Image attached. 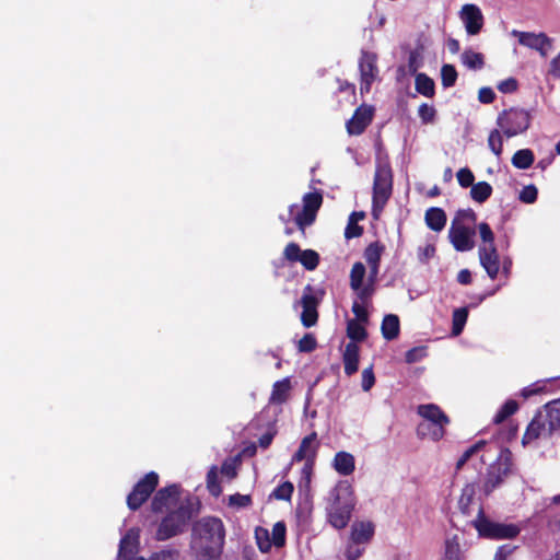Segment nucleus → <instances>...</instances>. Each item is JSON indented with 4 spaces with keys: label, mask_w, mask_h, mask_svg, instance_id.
<instances>
[{
    "label": "nucleus",
    "mask_w": 560,
    "mask_h": 560,
    "mask_svg": "<svg viewBox=\"0 0 560 560\" xmlns=\"http://www.w3.org/2000/svg\"><path fill=\"white\" fill-rule=\"evenodd\" d=\"M375 384V375L372 366L366 368L362 371L361 386L364 392H369Z\"/></svg>",
    "instance_id": "680f3d73"
},
{
    "label": "nucleus",
    "mask_w": 560,
    "mask_h": 560,
    "mask_svg": "<svg viewBox=\"0 0 560 560\" xmlns=\"http://www.w3.org/2000/svg\"><path fill=\"white\" fill-rule=\"evenodd\" d=\"M475 231L453 220L448 230V238L457 252H467L474 248L472 236Z\"/></svg>",
    "instance_id": "2eb2a0df"
},
{
    "label": "nucleus",
    "mask_w": 560,
    "mask_h": 560,
    "mask_svg": "<svg viewBox=\"0 0 560 560\" xmlns=\"http://www.w3.org/2000/svg\"><path fill=\"white\" fill-rule=\"evenodd\" d=\"M443 560H460V545L457 536L445 540V550Z\"/></svg>",
    "instance_id": "58836bf2"
},
{
    "label": "nucleus",
    "mask_w": 560,
    "mask_h": 560,
    "mask_svg": "<svg viewBox=\"0 0 560 560\" xmlns=\"http://www.w3.org/2000/svg\"><path fill=\"white\" fill-rule=\"evenodd\" d=\"M319 443L317 442V433L312 432L304 436L300 443L298 451L294 453L292 460L302 462L308 460L313 456V460L316 459Z\"/></svg>",
    "instance_id": "5701e85b"
},
{
    "label": "nucleus",
    "mask_w": 560,
    "mask_h": 560,
    "mask_svg": "<svg viewBox=\"0 0 560 560\" xmlns=\"http://www.w3.org/2000/svg\"><path fill=\"white\" fill-rule=\"evenodd\" d=\"M479 262L486 270L488 277L492 280L497 279L500 272V256L495 245L479 246Z\"/></svg>",
    "instance_id": "aec40b11"
},
{
    "label": "nucleus",
    "mask_w": 560,
    "mask_h": 560,
    "mask_svg": "<svg viewBox=\"0 0 560 560\" xmlns=\"http://www.w3.org/2000/svg\"><path fill=\"white\" fill-rule=\"evenodd\" d=\"M317 348V340L311 332L305 334L298 342V350L300 352L310 353Z\"/></svg>",
    "instance_id": "09e8293b"
},
{
    "label": "nucleus",
    "mask_w": 560,
    "mask_h": 560,
    "mask_svg": "<svg viewBox=\"0 0 560 560\" xmlns=\"http://www.w3.org/2000/svg\"><path fill=\"white\" fill-rule=\"evenodd\" d=\"M456 176H457L458 184L463 188L472 187L474 182H475V175L470 168H468V167L460 168L457 172Z\"/></svg>",
    "instance_id": "864d4df0"
},
{
    "label": "nucleus",
    "mask_w": 560,
    "mask_h": 560,
    "mask_svg": "<svg viewBox=\"0 0 560 560\" xmlns=\"http://www.w3.org/2000/svg\"><path fill=\"white\" fill-rule=\"evenodd\" d=\"M485 445V441H478L471 446H469L457 459L456 468L460 469L471 458V456L479 452Z\"/></svg>",
    "instance_id": "de8ad7c7"
},
{
    "label": "nucleus",
    "mask_w": 560,
    "mask_h": 560,
    "mask_svg": "<svg viewBox=\"0 0 560 560\" xmlns=\"http://www.w3.org/2000/svg\"><path fill=\"white\" fill-rule=\"evenodd\" d=\"M359 70L361 77V92L369 93L378 72L377 55L372 51L362 50L359 60Z\"/></svg>",
    "instance_id": "f8f14e48"
},
{
    "label": "nucleus",
    "mask_w": 560,
    "mask_h": 560,
    "mask_svg": "<svg viewBox=\"0 0 560 560\" xmlns=\"http://www.w3.org/2000/svg\"><path fill=\"white\" fill-rule=\"evenodd\" d=\"M418 114L423 124H429L434 120L435 109H434V107L423 103L419 106Z\"/></svg>",
    "instance_id": "052dcab7"
},
{
    "label": "nucleus",
    "mask_w": 560,
    "mask_h": 560,
    "mask_svg": "<svg viewBox=\"0 0 560 560\" xmlns=\"http://www.w3.org/2000/svg\"><path fill=\"white\" fill-rule=\"evenodd\" d=\"M548 75L553 79H560V52L551 59L549 63Z\"/></svg>",
    "instance_id": "774afa93"
},
{
    "label": "nucleus",
    "mask_w": 560,
    "mask_h": 560,
    "mask_svg": "<svg viewBox=\"0 0 560 560\" xmlns=\"http://www.w3.org/2000/svg\"><path fill=\"white\" fill-rule=\"evenodd\" d=\"M501 132L502 130H500V128L493 129L488 137V147L498 158H500L503 152V137Z\"/></svg>",
    "instance_id": "a19ab883"
},
{
    "label": "nucleus",
    "mask_w": 560,
    "mask_h": 560,
    "mask_svg": "<svg viewBox=\"0 0 560 560\" xmlns=\"http://www.w3.org/2000/svg\"><path fill=\"white\" fill-rule=\"evenodd\" d=\"M360 347L354 342H348L342 353L345 373L348 376L355 374L359 370Z\"/></svg>",
    "instance_id": "393cba45"
},
{
    "label": "nucleus",
    "mask_w": 560,
    "mask_h": 560,
    "mask_svg": "<svg viewBox=\"0 0 560 560\" xmlns=\"http://www.w3.org/2000/svg\"><path fill=\"white\" fill-rule=\"evenodd\" d=\"M513 467L512 453L509 448L500 452L497 460L487 469L483 482V491L487 495L500 487L511 475Z\"/></svg>",
    "instance_id": "6e6552de"
},
{
    "label": "nucleus",
    "mask_w": 560,
    "mask_h": 560,
    "mask_svg": "<svg viewBox=\"0 0 560 560\" xmlns=\"http://www.w3.org/2000/svg\"><path fill=\"white\" fill-rule=\"evenodd\" d=\"M418 415L424 419L417 427V434L421 439L429 438L440 441L445 435V427L450 423L448 416L435 404L419 405Z\"/></svg>",
    "instance_id": "39448f33"
},
{
    "label": "nucleus",
    "mask_w": 560,
    "mask_h": 560,
    "mask_svg": "<svg viewBox=\"0 0 560 560\" xmlns=\"http://www.w3.org/2000/svg\"><path fill=\"white\" fill-rule=\"evenodd\" d=\"M293 491V483L290 481H284L273 490L272 495L278 500L289 501Z\"/></svg>",
    "instance_id": "8fccbe9b"
},
{
    "label": "nucleus",
    "mask_w": 560,
    "mask_h": 560,
    "mask_svg": "<svg viewBox=\"0 0 560 560\" xmlns=\"http://www.w3.org/2000/svg\"><path fill=\"white\" fill-rule=\"evenodd\" d=\"M374 117V108L370 105L362 104L353 113L352 117L347 121V131L351 136L362 135Z\"/></svg>",
    "instance_id": "dca6fc26"
},
{
    "label": "nucleus",
    "mask_w": 560,
    "mask_h": 560,
    "mask_svg": "<svg viewBox=\"0 0 560 560\" xmlns=\"http://www.w3.org/2000/svg\"><path fill=\"white\" fill-rule=\"evenodd\" d=\"M347 336L351 340L350 342L364 341L368 337V331L364 326L359 323L357 319H350L347 323Z\"/></svg>",
    "instance_id": "f704fd0d"
},
{
    "label": "nucleus",
    "mask_w": 560,
    "mask_h": 560,
    "mask_svg": "<svg viewBox=\"0 0 560 560\" xmlns=\"http://www.w3.org/2000/svg\"><path fill=\"white\" fill-rule=\"evenodd\" d=\"M381 331L384 339L388 341L396 339L400 332L399 317L395 314L385 315L382 320Z\"/></svg>",
    "instance_id": "c85d7f7f"
},
{
    "label": "nucleus",
    "mask_w": 560,
    "mask_h": 560,
    "mask_svg": "<svg viewBox=\"0 0 560 560\" xmlns=\"http://www.w3.org/2000/svg\"><path fill=\"white\" fill-rule=\"evenodd\" d=\"M457 71L453 65L445 63L441 68V81L444 88H452L457 80Z\"/></svg>",
    "instance_id": "37998d69"
},
{
    "label": "nucleus",
    "mask_w": 560,
    "mask_h": 560,
    "mask_svg": "<svg viewBox=\"0 0 560 560\" xmlns=\"http://www.w3.org/2000/svg\"><path fill=\"white\" fill-rule=\"evenodd\" d=\"M546 418H548L549 430H560V399H555L544 405Z\"/></svg>",
    "instance_id": "7c9ffc66"
},
{
    "label": "nucleus",
    "mask_w": 560,
    "mask_h": 560,
    "mask_svg": "<svg viewBox=\"0 0 560 560\" xmlns=\"http://www.w3.org/2000/svg\"><path fill=\"white\" fill-rule=\"evenodd\" d=\"M314 466H315V460H313V456H311V458L308 460H304V465L302 467V470H301V483H304L305 487H308L310 483H311V480H312V476H313V472H314Z\"/></svg>",
    "instance_id": "5fc2aeb1"
},
{
    "label": "nucleus",
    "mask_w": 560,
    "mask_h": 560,
    "mask_svg": "<svg viewBox=\"0 0 560 560\" xmlns=\"http://www.w3.org/2000/svg\"><path fill=\"white\" fill-rule=\"evenodd\" d=\"M363 234V226L359 225L355 220H349L345 229V237L351 240L360 237Z\"/></svg>",
    "instance_id": "13d9d810"
},
{
    "label": "nucleus",
    "mask_w": 560,
    "mask_h": 560,
    "mask_svg": "<svg viewBox=\"0 0 560 560\" xmlns=\"http://www.w3.org/2000/svg\"><path fill=\"white\" fill-rule=\"evenodd\" d=\"M424 221L430 230L441 232L446 225L447 217L442 208L431 207L425 211Z\"/></svg>",
    "instance_id": "cd10ccee"
},
{
    "label": "nucleus",
    "mask_w": 560,
    "mask_h": 560,
    "mask_svg": "<svg viewBox=\"0 0 560 560\" xmlns=\"http://www.w3.org/2000/svg\"><path fill=\"white\" fill-rule=\"evenodd\" d=\"M538 197V189L535 185L530 184L524 186L520 191L518 199L524 203H534Z\"/></svg>",
    "instance_id": "603ef678"
},
{
    "label": "nucleus",
    "mask_w": 560,
    "mask_h": 560,
    "mask_svg": "<svg viewBox=\"0 0 560 560\" xmlns=\"http://www.w3.org/2000/svg\"><path fill=\"white\" fill-rule=\"evenodd\" d=\"M492 186L488 182H478L470 189V197L478 203L486 202L492 195Z\"/></svg>",
    "instance_id": "473e14b6"
},
{
    "label": "nucleus",
    "mask_w": 560,
    "mask_h": 560,
    "mask_svg": "<svg viewBox=\"0 0 560 560\" xmlns=\"http://www.w3.org/2000/svg\"><path fill=\"white\" fill-rule=\"evenodd\" d=\"M375 533V526L370 521L354 522L351 526V540L355 545L371 541Z\"/></svg>",
    "instance_id": "b1692460"
},
{
    "label": "nucleus",
    "mask_w": 560,
    "mask_h": 560,
    "mask_svg": "<svg viewBox=\"0 0 560 560\" xmlns=\"http://www.w3.org/2000/svg\"><path fill=\"white\" fill-rule=\"evenodd\" d=\"M393 194V170L387 159H377L373 180L372 215L378 219Z\"/></svg>",
    "instance_id": "20e7f679"
},
{
    "label": "nucleus",
    "mask_w": 560,
    "mask_h": 560,
    "mask_svg": "<svg viewBox=\"0 0 560 560\" xmlns=\"http://www.w3.org/2000/svg\"><path fill=\"white\" fill-rule=\"evenodd\" d=\"M199 502L188 497L175 509L170 511L160 522L155 538L159 541L171 539L185 532L188 523L199 511Z\"/></svg>",
    "instance_id": "f03ea898"
},
{
    "label": "nucleus",
    "mask_w": 560,
    "mask_h": 560,
    "mask_svg": "<svg viewBox=\"0 0 560 560\" xmlns=\"http://www.w3.org/2000/svg\"><path fill=\"white\" fill-rule=\"evenodd\" d=\"M140 546V530L129 528L121 537L118 548L117 560H137Z\"/></svg>",
    "instance_id": "f3484780"
},
{
    "label": "nucleus",
    "mask_w": 560,
    "mask_h": 560,
    "mask_svg": "<svg viewBox=\"0 0 560 560\" xmlns=\"http://www.w3.org/2000/svg\"><path fill=\"white\" fill-rule=\"evenodd\" d=\"M290 389L291 382L289 377H285L281 381H277L272 386V392L269 401L271 404L278 405L285 402L289 398Z\"/></svg>",
    "instance_id": "c756f323"
},
{
    "label": "nucleus",
    "mask_w": 560,
    "mask_h": 560,
    "mask_svg": "<svg viewBox=\"0 0 560 560\" xmlns=\"http://www.w3.org/2000/svg\"><path fill=\"white\" fill-rule=\"evenodd\" d=\"M535 161L534 153L530 149L517 150L512 156V164L520 170L529 168Z\"/></svg>",
    "instance_id": "72a5a7b5"
},
{
    "label": "nucleus",
    "mask_w": 560,
    "mask_h": 560,
    "mask_svg": "<svg viewBox=\"0 0 560 560\" xmlns=\"http://www.w3.org/2000/svg\"><path fill=\"white\" fill-rule=\"evenodd\" d=\"M354 509L351 486L347 482H340L329 492V505L327 515L329 524L336 529H342L348 526Z\"/></svg>",
    "instance_id": "7ed1b4c3"
},
{
    "label": "nucleus",
    "mask_w": 560,
    "mask_h": 560,
    "mask_svg": "<svg viewBox=\"0 0 560 560\" xmlns=\"http://www.w3.org/2000/svg\"><path fill=\"white\" fill-rule=\"evenodd\" d=\"M366 273L365 266L361 261H357L352 265L350 271V288L352 290L360 289L363 283Z\"/></svg>",
    "instance_id": "4c0bfd02"
},
{
    "label": "nucleus",
    "mask_w": 560,
    "mask_h": 560,
    "mask_svg": "<svg viewBox=\"0 0 560 560\" xmlns=\"http://www.w3.org/2000/svg\"><path fill=\"white\" fill-rule=\"evenodd\" d=\"M518 402L514 399H508L498 410L493 418V423L500 424L518 410Z\"/></svg>",
    "instance_id": "e433bc0d"
},
{
    "label": "nucleus",
    "mask_w": 560,
    "mask_h": 560,
    "mask_svg": "<svg viewBox=\"0 0 560 560\" xmlns=\"http://www.w3.org/2000/svg\"><path fill=\"white\" fill-rule=\"evenodd\" d=\"M159 486V475L150 471L144 475L132 488L127 497V505L131 511L139 510L148 501Z\"/></svg>",
    "instance_id": "1a4fd4ad"
},
{
    "label": "nucleus",
    "mask_w": 560,
    "mask_h": 560,
    "mask_svg": "<svg viewBox=\"0 0 560 560\" xmlns=\"http://www.w3.org/2000/svg\"><path fill=\"white\" fill-rule=\"evenodd\" d=\"M497 88L501 93L510 94V93H514L518 90V82L515 78L511 77V78H508V79L501 81L497 85Z\"/></svg>",
    "instance_id": "bf43d9fd"
},
{
    "label": "nucleus",
    "mask_w": 560,
    "mask_h": 560,
    "mask_svg": "<svg viewBox=\"0 0 560 560\" xmlns=\"http://www.w3.org/2000/svg\"><path fill=\"white\" fill-rule=\"evenodd\" d=\"M179 551L177 549H164L152 555L151 560H177Z\"/></svg>",
    "instance_id": "0e129e2a"
},
{
    "label": "nucleus",
    "mask_w": 560,
    "mask_h": 560,
    "mask_svg": "<svg viewBox=\"0 0 560 560\" xmlns=\"http://www.w3.org/2000/svg\"><path fill=\"white\" fill-rule=\"evenodd\" d=\"M512 35L517 37L522 46L537 50L541 57H547L548 51L552 47V40L545 33H530L514 30Z\"/></svg>",
    "instance_id": "4468645a"
},
{
    "label": "nucleus",
    "mask_w": 560,
    "mask_h": 560,
    "mask_svg": "<svg viewBox=\"0 0 560 560\" xmlns=\"http://www.w3.org/2000/svg\"><path fill=\"white\" fill-rule=\"evenodd\" d=\"M385 252V245L380 241H375L364 249V258L370 269V280L375 281L380 272V264L382 255Z\"/></svg>",
    "instance_id": "4be33fe9"
},
{
    "label": "nucleus",
    "mask_w": 560,
    "mask_h": 560,
    "mask_svg": "<svg viewBox=\"0 0 560 560\" xmlns=\"http://www.w3.org/2000/svg\"><path fill=\"white\" fill-rule=\"evenodd\" d=\"M462 62L469 69L479 70L485 66V58L481 52L472 51L471 49H466L462 54Z\"/></svg>",
    "instance_id": "c9c22d12"
},
{
    "label": "nucleus",
    "mask_w": 560,
    "mask_h": 560,
    "mask_svg": "<svg viewBox=\"0 0 560 560\" xmlns=\"http://www.w3.org/2000/svg\"><path fill=\"white\" fill-rule=\"evenodd\" d=\"M323 203V196L319 191L307 192L303 196L302 210L295 215L294 222L302 233L312 225Z\"/></svg>",
    "instance_id": "9d476101"
},
{
    "label": "nucleus",
    "mask_w": 560,
    "mask_h": 560,
    "mask_svg": "<svg viewBox=\"0 0 560 560\" xmlns=\"http://www.w3.org/2000/svg\"><path fill=\"white\" fill-rule=\"evenodd\" d=\"M424 347H413L409 349L405 354V361L409 364L421 361L425 357Z\"/></svg>",
    "instance_id": "4d7b16f0"
},
{
    "label": "nucleus",
    "mask_w": 560,
    "mask_h": 560,
    "mask_svg": "<svg viewBox=\"0 0 560 560\" xmlns=\"http://www.w3.org/2000/svg\"><path fill=\"white\" fill-rule=\"evenodd\" d=\"M229 502L231 505L247 508L252 504V498L248 494L235 493L230 497Z\"/></svg>",
    "instance_id": "e2e57ef3"
},
{
    "label": "nucleus",
    "mask_w": 560,
    "mask_h": 560,
    "mask_svg": "<svg viewBox=\"0 0 560 560\" xmlns=\"http://www.w3.org/2000/svg\"><path fill=\"white\" fill-rule=\"evenodd\" d=\"M283 257L290 262H300L306 270H315L319 265V254L314 249H301L300 245L290 242L283 249Z\"/></svg>",
    "instance_id": "9b49d317"
},
{
    "label": "nucleus",
    "mask_w": 560,
    "mask_h": 560,
    "mask_svg": "<svg viewBox=\"0 0 560 560\" xmlns=\"http://www.w3.org/2000/svg\"><path fill=\"white\" fill-rule=\"evenodd\" d=\"M555 433L553 430H549L548 418H546V412L542 410H538L532 421L528 423L525 433L522 438V444L527 445L532 442L536 441L539 438H551Z\"/></svg>",
    "instance_id": "ddd939ff"
},
{
    "label": "nucleus",
    "mask_w": 560,
    "mask_h": 560,
    "mask_svg": "<svg viewBox=\"0 0 560 560\" xmlns=\"http://www.w3.org/2000/svg\"><path fill=\"white\" fill-rule=\"evenodd\" d=\"M479 537L492 540L513 539L521 533L516 524H505L491 521L485 513L482 503L478 504L477 515L471 521Z\"/></svg>",
    "instance_id": "423d86ee"
},
{
    "label": "nucleus",
    "mask_w": 560,
    "mask_h": 560,
    "mask_svg": "<svg viewBox=\"0 0 560 560\" xmlns=\"http://www.w3.org/2000/svg\"><path fill=\"white\" fill-rule=\"evenodd\" d=\"M225 526L217 516H203L191 526L190 549L196 560H221Z\"/></svg>",
    "instance_id": "f257e3e1"
},
{
    "label": "nucleus",
    "mask_w": 560,
    "mask_h": 560,
    "mask_svg": "<svg viewBox=\"0 0 560 560\" xmlns=\"http://www.w3.org/2000/svg\"><path fill=\"white\" fill-rule=\"evenodd\" d=\"M515 549V546L509 544L502 545L497 549L493 560H508L509 556H511Z\"/></svg>",
    "instance_id": "338daca9"
},
{
    "label": "nucleus",
    "mask_w": 560,
    "mask_h": 560,
    "mask_svg": "<svg viewBox=\"0 0 560 560\" xmlns=\"http://www.w3.org/2000/svg\"><path fill=\"white\" fill-rule=\"evenodd\" d=\"M476 485L467 483L462 489V493L458 499V509L465 516H470L474 512V504L476 503Z\"/></svg>",
    "instance_id": "a878e982"
},
{
    "label": "nucleus",
    "mask_w": 560,
    "mask_h": 560,
    "mask_svg": "<svg viewBox=\"0 0 560 560\" xmlns=\"http://www.w3.org/2000/svg\"><path fill=\"white\" fill-rule=\"evenodd\" d=\"M478 232L483 243L481 246L494 245V234L487 222H481L478 224Z\"/></svg>",
    "instance_id": "3c124183"
},
{
    "label": "nucleus",
    "mask_w": 560,
    "mask_h": 560,
    "mask_svg": "<svg viewBox=\"0 0 560 560\" xmlns=\"http://www.w3.org/2000/svg\"><path fill=\"white\" fill-rule=\"evenodd\" d=\"M460 18L469 35H477L483 26V15L476 4H465L460 11Z\"/></svg>",
    "instance_id": "412c9836"
},
{
    "label": "nucleus",
    "mask_w": 560,
    "mask_h": 560,
    "mask_svg": "<svg viewBox=\"0 0 560 560\" xmlns=\"http://www.w3.org/2000/svg\"><path fill=\"white\" fill-rule=\"evenodd\" d=\"M313 289L308 284L305 287L304 293L301 298V305L303 307L302 314H301V322L302 325L306 328H310L314 325H316L318 320V312H317V305L318 300L316 296L312 294Z\"/></svg>",
    "instance_id": "6ab92c4d"
},
{
    "label": "nucleus",
    "mask_w": 560,
    "mask_h": 560,
    "mask_svg": "<svg viewBox=\"0 0 560 560\" xmlns=\"http://www.w3.org/2000/svg\"><path fill=\"white\" fill-rule=\"evenodd\" d=\"M207 489L213 497H219L222 493L218 468L215 466H212L207 472Z\"/></svg>",
    "instance_id": "79ce46f5"
},
{
    "label": "nucleus",
    "mask_w": 560,
    "mask_h": 560,
    "mask_svg": "<svg viewBox=\"0 0 560 560\" xmlns=\"http://www.w3.org/2000/svg\"><path fill=\"white\" fill-rule=\"evenodd\" d=\"M530 113L520 107L504 109L497 117V125L506 138L525 132L530 127Z\"/></svg>",
    "instance_id": "0eeeda50"
},
{
    "label": "nucleus",
    "mask_w": 560,
    "mask_h": 560,
    "mask_svg": "<svg viewBox=\"0 0 560 560\" xmlns=\"http://www.w3.org/2000/svg\"><path fill=\"white\" fill-rule=\"evenodd\" d=\"M255 538L257 541V546L261 552H268L271 549L272 541L269 535L268 529L262 527H257L255 530Z\"/></svg>",
    "instance_id": "c03bdc74"
},
{
    "label": "nucleus",
    "mask_w": 560,
    "mask_h": 560,
    "mask_svg": "<svg viewBox=\"0 0 560 560\" xmlns=\"http://www.w3.org/2000/svg\"><path fill=\"white\" fill-rule=\"evenodd\" d=\"M422 48H416L409 52L408 57V72L412 75H417L418 70L422 67Z\"/></svg>",
    "instance_id": "a18cd8bd"
},
{
    "label": "nucleus",
    "mask_w": 560,
    "mask_h": 560,
    "mask_svg": "<svg viewBox=\"0 0 560 560\" xmlns=\"http://www.w3.org/2000/svg\"><path fill=\"white\" fill-rule=\"evenodd\" d=\"M468 318V311L465 307L456 308L453 312V326H452V332L455 336H458L462 334L464 326Z\"/></svg>",
    "instance_id": "ea45409f"
},
{
    "label": "nucleus",
    "mask_w": 560,
    "mask_h": 560,
    "mask_svg": "<svg viewBox=\"0 0 560 560\" xmlns=\"http://www.w3.org/2000/svg\"><path fill=\"white\" fill-rule=\"evenodd\" d=\"M287 527L284 522H277L272 526L271 541L272 545L280 548L285 545Z\"/></svg>",
    "instance_id": "49530a36"
},
{
    "label": "nucleus",
    "mask_w": 560,
    "mask_h": 560,
    "mask_svg": "<svg viewBox=\"0 0 560 560\" xmlns=\"http://www.w3.org/2000/svg\"><path fill=\"white\" fill-rule=\"evenodd\" d=\"M454 220H457V223H459V221H468L470 223H475L476 220H477V214L470 208H468V209H459L456 212V215H455Z\"/></svg>",
    "instance_id": "69168bd1"
},
{
    "label": "nucleus",
    "mask_w": 560,
    "mask_h": 560,
    "mask_svg": "<svg viewBox=\"0 0 560 560\" xmlns=\"http://www.w3.org/2000/svg\"><path fill=\"white\" fill-rule=\"evenodd\" d=\"M416 91L425 96L432 97L435 93L434 81L425 73H418L415 81Z\"/></svg>",
    "instance_id": "2f4dec72"
},
{
    "label": "nucleus",
    "mask_w": 560,
    "mask_h": 560,
    "mask_svg": "<svg viewBox=\"0 0 560 560\" xmlns=\"http://www.w3.org/2000/svg\"><path fill=\"white\" fill-rule=\"evenodd\" d=\"M180 494V486L173 483L158 490L151 501V510L160 513L164 509L175 504Z\"/></svg>",
    "instance_id": "a211bd4d"
},
{
    "label": "nucleus",
    "mask_w": 560,
    "mask_h": 560,
    "mask_svg": "<svg viewBox=\"0 0 560 560\" xmlns=\"http://www.w3.org/2000/svg\"><path fill=\"white\" fill-rule=\"evenodd\" d=\"M332 467L339 475L349 476L355 469L354 456L348 452L340 451L334 457Z\"/></svg>",
    "instance_id": "bb28decb"
},
{
    "label": "nucleus",
    "mask_w": 560,
    "mask_h": 560,
    "mask_svg": "<svg viewBox=\"0 0 560 560\" xmlns=\"http://www.w3.org/2000/svg\"><path fill=\"white\" fill-rule=\"evenodd\" d=\"M374 282L375 281H372L369 279V281L365 285H363V283H362L360 289L353 290L354 292H357V295L361 300L362 303L368 302L374 294V291H375Z\"/></svg>",
    "instance_id": "6e6d98bb"
}]
</instances>
